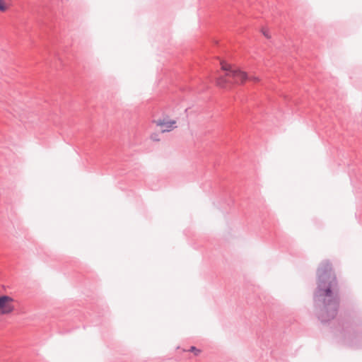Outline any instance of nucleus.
Instances as JSON below:
<instances>
[{"label":"nucleus","instance_id":"obj_7","mask_svg":"<svg viewBox=\"0 0 362 362\" xmlns=\"http://www.w3.org/2000/svg\"><path fill=\"white\" fill-rule=\"evenodd\" d=\"M262 33L263 35L267 37V38H269L270 37V35H269V33L267 30H262Z\"/></svg>","mask_w":362,"mask_h":362},{"label":"nucleus","instance_id":"obj_8","mask_svg":"<svg viewBox=\"0 0 362 362\" xmlns=\"http://www.w3.org/2000/svg\"><path fill=\"white\" fill-rule=\"evenodd\" d=\"M151 139L153 141H159V139L158 138V136L156 134L151 135Z\"/></svg>","mask_w":362,"mask_h":362},{"label":"nucleus","instance_id":"obj_5","mask_svg":"<svg viewBox=\"0 0 362 362\" xmlns=\"http://www.w3.org/2000/svg\"><path fill=\"white\" fill-rule=\"evenodd\" d=\"M8 5L6 4V0H0V11L5 12L8 10Z\"/></svg>","mask_w":362,"mask_h":362},{"label":"nucleus","instance_id":"obj_6","mask_svg":"<svg viewBox=\"0 0 362 362\" xmlns=\"http://www.w3.org/2000/svg\"><path fill=\"white\" fill-rule=\"evenodd\" d=\"M190 351L193 352L195 355H199V353H200V350L199 349H197L196 347L194 346H191L190 349H189Z\"/></svg>","mask_w":362,"mask_h":362},{"label":"nucleus","instance_id":"obj_1","mask_svg":"<svg viewBox=\"0 0 362 362\" xmlns=\"http://www.w3.org/2000/svg\"><path fill=\"white\" fill-rule=\"evenodd\" d=\"M337 281L332 272L329 262L322 263L317 269V287L314 293V302L317 317L322 322H328L337 315L339 308Z\"/></svg>","mask_w":362,"mask_h":362},{"label":"nucleus","instance_id":"obj_3","mask_svg":"<svg viewBox=\"0 0 362 362\" xmlns=\"http://www.w3.org/2000/svg\"><path fill=\"white\" fill-rule=\"evenodd\" d=\"M13 299L8 296H0V309L2 314L11 313L14 310Z\"/></svg>","mask_w":362,"mask_h":362},{"label":"nucleus","instance_id":"obj_2","mask_svg":"<svg viewBox=\"0 0 362 362\" xmlns=\"http://www.w3.org/2000/svg\"><path fill=\"white\" fill-rule=\"evenodd\" d=\"M221 69L226 72L225 76H221L217 78L216 83L221 88H227L230 83L234 82L237 84L243 83L246 80L257 82L259 81L258 77L247 76L245 72H243L236 67H233L224 62H221Z\"/></svg>","mask_w":362,"mask_h":362},{"label":"nucleus","instance_id":"obj_4","mask_svg":"<svg viewBox=\"0 0 362 362\" xmlns=\"http://www.w3.org/2000/svg\"><path fill=\"white\" fill-rule=\"evenodd\" d=\"M155 123L158 127H160V130L161 132H168L175 128V120H169L167 119H158L155 121Z\"/></svg>","mask_w":362,"mask_h":362}]
</instances>
